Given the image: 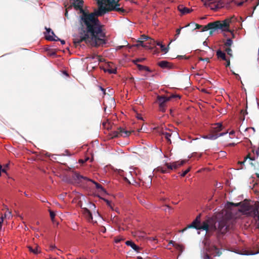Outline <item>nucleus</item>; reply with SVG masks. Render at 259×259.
Here are the masks:
<instances>
[{
    "label": "nucleus",
    "instance_id": "nucleus-1",
    "mask_svg": "<svg viewBox=\"0 0 259 259\" xmlns=\"http://www.w3.org/2000/svg\"><path fill=\"white\" fill-rule=\"evenodd\" d=\"M76 10L81 14L79 16V36L73 39L76 47L84 41L88 45L98 47L106 44V34L97 18V11L89 13L83 9V0H70Z\"/></svg>",
    "mask_w": 259,
    "mask_h": 259
},
{
    "label": "nucleus",
    "instance_id": "nucleus-2",
    "mask_svg": "<svg viewBox=\"0 0 259 259\" xmlns=\"http://www.w3.org/2000/svg\"><path fill=\"white\" fill-rule=\"evenodd\" d=\"M201 214L198 215L192 223L182 231L184 232L188 228H194L205 231L208 233L216 232L218 237H219L226 234L229 229L230 220L228 219L223 218L217 223L213 218H208L201 223Z\"/></svg>",
    "mask_w": 259,
    "mask_h": 259
},
{
    "label": "nucleus",
    "instance_id": "nucleus-3",
    "mask_svg": "<svg viewBox=\"0 0 259 259\" xmlns=\"http://www.w3.org/2000/svg\"><path fill=\"white\" fill-rule=\"evenodd\" d=\"M112 5L110 7H106L105 6H101L97 11V17L101 16L107 12L115 11L121 13L125 12V10L122 8H119L120 4L119 3V0H112Z\"/></svg>",
    "mask_w": 259,
    "mask_h": 259
},
{
    "label": "nucleus",
    "instance_id": "nucleus-4",
    "mask_svg": "<svg viewBox=\"0 0 259 259\" xmlns=\"http://www.w3.org/2000/svg\"><path fill=\"white\" fill-rule=\"evenodd\" d=\"M236 21V18L234 17V16L231 17L230 18H228L224 20L222 23L220 21H214V23H216L215 24L218 25L217 29H223L225 31H227L228 32H231V34L232 36L234 37V33L232 31L229 29L230 23L232 22H234Z\"/></svg>",
    "mask_w": 259,
    "mask_h": 259
},
{
    "label": "nucleus",
    "instance_id": "nucleus-5",
    "mask_svg": "<svg viewBox=\"0 0 259 259\" xmlns=\"http://www.w3.org/2000/svg\"><path fill=\"white\" fill-rule=\"evenodd\" d=\"M176 97L180 98V96L179 95H172L170 97L158 96L157 97V102L159 104V110L162 112H164L165 111V107L166 106L167 103L171 99Z\"/></svg>",
    "mask_w": 259,
    "mask_h": 259
},
{
    "label": "nucleus",
    "instance_id": "nucleus-6",
    "mask_svg": "<svg viewBox=\"0 0 259 259\" xmlns=\"http://www.w3.org/2000/svg\"><path fill=\"white\" fill-rule=\"evenodd\" d=\"M133 131L125 130L123 128L119 127L116 131L112 132V138H118L120 137H127L130 135Z\"/></svg>",
    "mask_w": 259,
    "mask_h": 259
},
{
    "label": "nucleus",
    "instance_id": "nucleus-7",
    "mask_svg": "<svg viewBox=\"0 0 259 259\" xmlns=\"http://www.w3.org/2000/svg\"><path fill=\"white\" fill-rule=\"evenodd\" d=\"M204 6L209 7L212 10L217 11L223 7V3L220 0H209L204 3Z\"/></svg>",
    "mask_w": 259,
    "mask_h": 259
},
{
    "label": "nucleus",
    "instance_id": "nucleus-8",
    "mask_svg": "<svg viewBox=\"0 0 259 259\" xmlns=\"http://www.w3.org/2000/svg\"><path fill=\"white\" fill-rule=\"evenodd\" d=\"M73 178L75 180H78L79 181H81V179H83L84 180H88V181H92L94 184H95L96 187L97 189L100 190L101 191H103V192H105V190L102 186V185H101L100 184H99L92 180L89 179L87 177H83V176L79 175L77 172H75L74 173L73 176Z\"/></svg>",
    "mask_w": 259,
    "mask_h": 259
},
{
    "label": "nucleus",
    "instance_id": "nucleus-9",
    "mask_svg": "<svg viewBox=\"0 0 259 259\" xmlns=\"http://www.w3.org/2000/svg\"><path fill=\"white\" fill-rule=\"evenodd\" d=\"M240 207L239 209V211L246 215L249 210L252 208V205L250 204L249 201L246 199L243 201L240 202Z\"/></svg>",
    "mask_w": 259,
    "mask_h": 259
},
{
    "label": "nucleus",
    "instance_id": "nucleus-10",
    "mask_svg": "<svg viewBox=\"0 0 259 259\" xmlns=\"http://www.w3.org/2000/svg\"><path fill=\"white\" fill-rule=\"evenodd\" d=\"M215 23H216L213 22L209 23L208 24L205 26H202V29L201 31H207L208 30H210L209 33L210 34H212L214 30H217L218 25H217Z\"/></svg>",
    "mask_w": 259,
    "mask_h": 259
},
{
    "label": "nucleus",
    "instance_id": "nucleus-11",
    "mask_svg": "<svg viewBox=\"0 0 259 259\" xmlns=\"http://www.w3.org/2000/svg\"><path fill=\"white\" fill-rule=\"evenodd\" d=\"M187 160H183L181 161H175L172 163H167V168L170 169V170H172L173 169H177L179 167L183 165L184 164H185Z\"/></svg>",
    "mask_w": 259,
    "mask_h": 259
},
{
    "label": "nucleus",
    "instance_id": "nucleus-12",
    "mask_svg": "<svg viewBox=\"0 0 259 259\" xmlns=\"http://www.w3.org/2000/svg\"><path fill=\"white\" fill-rule=\"evenodd\" d=\"M158 65L162 68H167L168 69H171L173 67L171 63L165 60L159 62Z\"/></svg>",
    "mask_w": 259,
    "mask_h": 259
},
{
    "label": "nucleus",
    "instance_id": "nucleus-13",
    "mask_svg": "<svg viewBox=\"0 0 259 259\" xmlns=\"http://www.w3.org/2000/svg\"><path fill=\"white\" fill-rule=\"evenodd\" d=\"M228 132H227L222 133L220 134H215L214 133H213L211 131V133L208 134L206 136V138L208 139L209 140H215V139H217L218 137H219L220 136H222L226 134Z\"/></svg>",
    "mask_w": 259,
    "mask_h": 259
},
{
    "label": "nucleus",
    "instance_id": "nucleus-14",
    "mask_svg": "<svg viewBox=\"0 0 259 259\" xmlns=\"http://www.w3.org/2000/svg\"><path fill=\"white\" fill-rule=\"evenodd\" d=\"M178 10L181 13L182 15L190 13L192 11V9L185 7L183 5H180L178 7Z\"/></svg>",
    "mask_w": 259,
    "mask_h": 259
},
{
    "label": "nucleus",
    "instance_id": "nucleus-15",
    "mask_svg": "<svg viewBox=\"0 0 259 259\" xmlns=\"http://www.w3.org/2000/svg\"><path fill=\"white\" fill-rule=\"evenodd\" d=\"M259 209L257 207L253 208L252 206V208L249 210L247 214V216L251 217L253 218H255L258 214Z\"/></svg>",
    "mask_w": 259,
    "mask_h": 259
},
{
    "label": "nucleus",
    "instance_id": "nucleus-16",
    "mask_svg": "<svg viewBox=\"0 0 259 259\" xmlns=\"http://www.w3.org/2000/svg\"><path fill=\"white\" fill-rule=\"evenodd\" d=\"M167 163H165L163 166L157 167L156 169V170L160 171L163 174L169 172L170 169L167 168Z\"/></svg>",
    "mask_w": 259,
    "mask_h": 259
},
{
    "label": "nucleus",
    "instance_id": "nucleus-17",
    "mask_svg": "<svg viewBox=\"0 0 259 259\" xmlns=\"http://www.w3.org/2000/svg\"><path fill=\"white\" fill-rule=\"evenodd\" d=\"M223 125L221 123H216L213 127H212L211 131L215 134H218L223 130Z\"/></svg>",
    "mask_w": 259,
    "mask_h": 259
},
{
    "label": "nucleus",
    "instance_id": "nucleus-18",
    "mask_svg": "<svg viewBox=\"0 0 259 259\" xmlns=\"http://www.w3.org/2000/svg\"><path fill=\"white\" fill-rule=\"evenodd\" d=\"M125 244L127 246H130L135 251H136L137 252L139 251L140 247L138 246H137V245H136L135 243L134 242H133L132 241H131V240L126 241L125 242Z\"/></svg>",
    "mask_w": 259,
    "mask_h": 259
},
{
    "label": "nucleus",
    "instance_id": "nucleus-19",
    "mask_svg": "<svg viewBox=\"0 0 259 259\" xmlns=\"http://www.w3.org/2000/svg\"><path fill=\"white\" fill-rule=\"evenodd\" d=\"M162 135L164 136V138L166 139L167 142L169 144H171V140L170 139V137L172 135V133L170 130L168 132L166 131H162Z\"/></svg>",
    "mask_w": 259,
    "mask_h": 259
},
{
    "label": "nucleus",
    "instance_id": "nucleus-20",
    "mask_svg": "<svg viewBox=\"0 0 259 259\" xmlns=\"http://www.w3.org/2000/svg\"><path fill=\"white\" fill-rule=\"evenodd\" d=\"M83 214L86 217V218L88 220V221H90L92 220L93 217L91 211L87 208H84L83 209Z\"/></svg>",
    "mask_w": 259,
    "mask_h": 259
},
{
    "label": "nucleus",
    "instance_id": "nucleus-21",
    "mask_svg": "<svg viewBox=\"0 0 259 259\" xmlns=\"http://www.w3.org/2000/svg\"><path fill=\"white\" fill-rule=\"evenodd\" d=\"M112 0H102L101 1H98V4L99 6V7L103 5H108V7H110L112 5Z\"/></svg>",
    "mask_w": 259,
    "mask_h": 259
},
{
    "label": "nucleus",
    "instance_id": "nucleus-22",
    "mask_svg": "<svg viewBox=\"0 0 259 259\" xmlns=\"http://www.w3.org/2000/svg\"><path fill=\"white\" fill-rule=\"evenodd\" d=\"M217 56L218 58L222 59L224 61L226 60L227 59L225 53L220 50H219L217 51Z\"/></svg>",
    "mask_w": 259,
    "mask_h": 259
},
{
    "label": "nucleus",
    "instance_id": "nucleus-23",
    "mask_svg": "<svg viewBox=\"0 0 259 259\" xmlns=\"http://www.w3.org/2000/svg\"><path fill=\"white\" fill-rule=\"evenodd\" d=\"M169 243L172 244L173 246L175 247L177 249L180 250L181 252H182L183 246L182 245L176 243V242H175L174 241H173L172 240H171Z\"/></svg>",
    "mask_w": 259,
    "mask_h": 259
},
{
    "label": "nucleus",
    "instance_id": "nucleus-24",
    "mask_svg": "<svg viewBox=\"0 0 259 259\" xmlns=\"http://www.w3.org/2000/svg\"><path fill=\"white\" fill-rule=\"evenodd\" d=\"M54 37L53 35H46V39L50 40V41H59L60 40V38H58L57 36L55 35H54Z\"/></svg>",
    "mask_w": 259,
    "mask_h": 259
},
{
    "label": "nucleus",
    "instance_id": "nucleus-25",
    "mask_svg": "<svg viewBox=\"0 0 259 259\" xmlns=\"http://www.w3.org/2000/svg\"><path fill=\"white\" fill-rule=\"evenodd\" d=\"M233 44V40L231 38H227L226 39V41L224 42V47L225 48H230L231 47V46Z\"/></svg>",
    "mask_w": 259,
    "mask_h": 259
},
{
    "label": "nucleus",
    "instance_id": "nucleus-26",
    "mask_svg": "<svg viewBox=\"0 0 259 259\" xmlns=\"http://www.w3.org/2000/svg\"><path fill=\"white\" fill-rule=\"evenodd\" d=\"M156 45L160 47L162 52H163L165 53L168 52V49L165 47V45H162L161 42H157Z\"/></svg>",
    "mask_w": 259,
    "mask_h": 259
},
{
    "label": "nucleus",
    "instance_id": "nucleus-27",
    "mask_svg": "<svg viewBox=\"0 0 259 259\" xmlns=\"http://www.w3.org/2000/svg\"><path fill=\"white\" fill-rule=\"evenodd\" d=\"M30 251L33 252L34 254H37L40 252V250L38 249V246H35L34 248H33L31 246L28 247Z\"/></svg>",
    "mask_w": 259,
    "mask_h": 259
},
{
    "label": "nucleus",
    "instance_id": "nucleus-28",
    "mask_svg": "<svg viewBox=\"0 0 259 259\" xmlns=\"http://www.w3.org/2000/svg\"><path fill=\"white\" fill-rule=\"evenodd\" d=\"M225 51L227 52L228 55L230 57H233L232 50L230 47L225 48Z\"/></svg>",
    "mask_w": 259,
    "mask_h": 259
},
{
    "label": "nucleus",
    "instance_id": "nucleus-29",
    "mask_svg": "<svg viewBox=\"0 0 259 259\" xmlns=\"http://www.w3.org/2000/svg\"><path fill=\"white\" fill-rule=\"evenodd\" d=\"M145 60V58H138L136 60H134L133 61V63L137 65V62H142L144 61Z\"/></svg>",
    "mask_w": 259,
    "mask_h": 259
},
{
    "label": "nucleus",
    "instance_id": "nucleus-30",
    "mask_svg": "<svg viewBox=\"0 0 259 259\" xmlns=\"http://www.w3.org/2000/svg\"><path fill=\"white\" fill-rule=\"evenodd\" d=\"M247 158H249V159H250L251 160H255V158L254 157H251L250 156V154H248L246 156V157H245L244 160L243 161L240 162V164H243Z\"/></svg>",
    "mask_w": 259,
    "mask_h": 259
},
{
    "label": "nucleus",
    "instance_id": "nucleus-31",
    "mask_svg": "<svg viewBox=\"0 0 259 259\" xmlns=\"http://www.w3.org/2000/svg\"><path fill=\"white\" fill-rule=\"evenodd\" d=\"M191 167L188 168L186 170L184 171L181 175V177H185L190 170Z\"/></svg>",
    "mask_w": 259,
    "mask_h": 259
},
{
    "label": "nucleus",
    "instance_id": "nucleus-32",
    "mask_svg": "<svg viewBox=\"0 0 259 259\" xmlns=\"http://www.w3.org/2000/svg\"><path fill=\"white\" fill-rule=\"evenodd\" d=\"M104 201H105L106 202V204H107V205L110 207L112 209H113V207H112V203L111 201H109L108 200L106 199H103Z\"/></svg>",
    "mask_w": 259,
    "mask_h": 259
},
{
    "label": "nucleus",
    "instance_id": "nucleus-33",
    "mask_svg": "<svg viewBox=\"0 0 259 259\" xmlns=\"http://www.w3.org/2000/svg\"><path fill=\"white\" fill-rule=\"evenodd\" d=\"M183 27H181L179 29H177L176 30V34H175V40L177 38V37H178L179 35L181 33V29H182Z\"/></svg>",
    "mask_w": 259,
    "mask_h": 259
},
{
    "label": "nucleus",
    "instance_id": "nucleus-34",
    "mask_svg": "<svg viewBox=\"0 0 259 259\" xmlns=\"http://www.w3.org/2000/svg\"><path fill=\"white\" fill-rule=\"evenodd\" d=\"M50 217H51V219L52 221L53 222H54V218H55V217L56 215L55 213L53 211H52L51 210H50Z\"/></svg>",
    "mask_w": 259,
    "mask_h": 259
},
{
    "label": "nucleus",
    "instance_id": "nucleus-35",
    "mask_svg": "<svg viewBox=\"0 0 259 259\" xmlns=\"http://www.w3.org/2000/svg\"><path fill=\"white\" fill-rule=\"evenodd\" d=\"M137 66L139 70L142 71L144 70L146 66H144L141 64H137Z\"/></svg>",
    "mask_w": 259,
    "mask_h": 259
},
{
    "label": "nucleus",
    "instance_id": "nucleus-36",
    "mask_svg": "<svg viewBox=\"0 0 259 259\" xmlns=\"http://www.w3.org/2000/svg\"><path fill=\"white\" fill-rule=\"evenodd\" d=\"M141 38H142V39H143L142 41H146V40H149V39H150V37L145 35H142L141 36Z\"/></svg>",
    "mask_w": 259,
    "mask_h": 259
},
{
    "label": "nucleus",
    "instance_id": "nucleus-37",
    "mask_svg": "<svg viewBox=\"0 0 259 259\" xmlns=\"http://www.w3.org/2000/svg\"><path fill=\"white\" fill-rule=\"evenodd\" d=\"M149 40H150V41H149V44L150 45H152L153 46H155V44H156V41L153 39H152L150 37V39H149Z\"/></svg>",
    "mask_w": 259,
    "mask_h": 259
},
{
    "label": "nucleus",
    "instance_id": "nucleus-38",
    "mask_svg": "<svg viewBox=\"0 0 259 259\" xmlns=\"http://www.w3.org/2000/svg\"><path fill=\"white\" fill-rule=\"evenodd\" d=\"M228 204H229V205H232V206H240V202L237 203H233V202H229Z\"/></svg>",
    "mask_w": 259,
    "mask_h": 259
},
{
    "label": "nucleus",
    "instance_id": "nucleus-39",
    "mask_svg": "<svg viewBox=\"0 0 259 259\" xmlns=\"http://www.w3.org/2000/svg\"><path fill=\"white\" fill-rule=\"evenodd\" d=\"M215 249L216 250V254L218 256H220L222 252L221 251H220V250L218 249V248H217L216 247H215Z\"/></svg>",
    "mask_w": 259,
    "mask_h": 259
},
{
    "label": "nucleus",
    "instance_id": "nucleus-40",
    "mask_svg": "<svg viewBox=\"0 0 259 259\" xmlns=\"http://www.w3.org/2000/svg\"><path fill=\"white\" fill-rule=\"evenodd\" d=\"M192 24L193 25H195L196 26L195 29H199V28L202 27V25H199V24L195 23H192Z\"/></svg>",
    "mask_w": 259,
    "mask_h": 259
},
{
    "label": "nucleus",
    "instance_id": "nucleus-41",
    "mask_svg": "<svg viewBox=\"0 0 259 259\" xmlns=\"http://www.w3.org/2000/svg\"><path fill=\"white\" fill-rule=\"evenodd\" d=\"M3 221H4V217H1L0 218V230L2 229V224L3 223Z\"/></svg>",
    "mask_w": 259,
    "mask_h": 259
},
{
    "label": "nucleus",
    "instance_id": "nucleus-42",
    "mask_svg": "<svg viewBox=\"0 0 259 259\" xmlns=\"http://www.w3.org/2000/svg\"><path fill=\"white\" fill-rule=\"evenodd\" d=\"M225 61H226V64H225V66H226V67H227L229 66H230V59H227V60H225Z\"/></svg>",
    "mask_w": 259,
    "mask_h": 259
},
{
    "label": "nucleus",
    "instance_id": "nucleus-43",
    "mask_svg": "<svg viewBox=\"0 0 259 259\" xmlns=\"http://www.w3.org/2000/svg\"><path fill=\"white\" fill-rule=\"evenodd\" d=\"M46 30H47V31L48 32V33H50V32H51L52 34L53 35H55V33L54 32L52 31L51 29V28H46Z\"/></svg>",
    "mask_w": 259,
    "mask_h": 259
},
{
    "label": "nucleus",
    "instance_id": "nucleus-44",
    "mask_svg": "<svg viewBox=\"0 0 259 259\" xmlns=\"http://www.w3.org/2000/svg\"><path fill=\"white\" fill-rule=\"evenodd\" d=\"M199 60H201V61H205L207 62H209V58H200Z\"/></svg>",
    "mask_w": 259,
    "mask_h": 259
},
{
    "label": "nucleus",
    "instance_id": "nucleus-45",
    "mask_svg": "<svg viewBox=\"0 0 259 259\" xmlns=\"http://www.w3.org/2000/svg\"><path fill=\"white\" fill-rule=\"evenodd\" d=\"M9 166V164H6L5 165V167L4 168H2V172H5V173H6V168L7 167H8Z\"/></svg>",
    "mask_w": 259,
    "mask_h": 259
},
{
    "label": "nucleus",
    "instance_id": "nucleus-46",
    "mask_svg": "<svg viewBox=\"0 0 259 259\" xmlns=\"http://www.w3.org/2000/svg\"><path fill=\"white\" fill-rule=\"evenodd\" d=\"M138 46H141L144 47H145V46L144 45V41H142V40L139 41V44H138Z\"/></svg>",
    "mask_w": 259,
    "mask_h": 259
},
{
    "label": "nucleus",
    "instance_id": "nucleus-47",
    "mask_svg": "<svg viewBox=\"0 0 259 259\" xmlns=\"http://www.w3.org/2000/svg\"><path fill=\"white\" fill-rule=\"evenodd\" d=\"M121 240H123V239L122 238H117L115 239V242L117 243H119L120 242Z\"/></svg>",
    "mask_w": 259,
    "mask_h": 259
},
{
    "label": "nucleus",
    "instance_id": "nucleus-48",
    "mask_svg": "<svg viewBox=\"0 0 259 259\" xmlns=\"http://www.w3.org/2000/svg\"><path fill=\"white\" fill-rule=\"evenodd\" d=\"M116 70L115 69H109L108 70V72L110 73H116Z\"/></svg>",
    "mask_w": 259,
    "mask_h": 259
},
{
    "label": "nucleus",
    "instance_id": "nucleus-49",
    "mask_svg": "<svg viewBox=\"0 0 259 259\" xmlns=\"http://www.w3.org/2000/svg\"><path fill=\"white\" fill-rule=\"evenodd\" d=\"M144 70L149 72H152V70L147 66H145V69H144Z\"/></svg>",
    "mask_w": 259,
    "mask_h": 259
},
{
    "label": "nucleus",
    "instance_id": "nucleus-50",
    "mask_svg": "<svg viewBox=\"0 0 259 259\" xmlns=\"http://www.w3.org/2000/svg\"><path fill=\"white\" fill-rule=\"evenodd\" d=\"M55 248H56V246H55V245H51L50 246V250H53V249H55Z\"/></svg>",
    "mask_w": 259,
    "mask_h": 259
},
{
    "label": "nucleus",
    "instance_id": "nucleus-51",
    "mask_svg": "<svg viewBox=\"0 0 259 259\" xmlns=\"http://www.w3.org/2000/svg\"><path fill=\"white\" fill-rule=\"evenodd\" d=\"M204 259H211V258L208 254H206L204 256Z\"/></svg>",
    "mask_w": 259,
    "mask_h": 259
},
{
    "label": "nucleus",
    "instance_id": "nucleus-52",
    "mask_svg": "<svg viewBox=\"0 0 259 259\" xmlns=\"http://www.w3.org/2000/svg\"><path fill=\"white\" fill-rule=\"evenodd\" d=\"M100 89L103 92V94L105 95L106 94L105 89L103 88L102 87H100Z\"/></svg>",
    "mask_w": 259,
    "mask_h": 259
},
{
    "label": "nucleus",
    "instance_id": "nucleus-53",
    "mask_svg": "<svg viewBox=\"0 0 259 259\" xmlns=\"http://www.w3.org/2000/svg\"><path fill=\"white\" fill-rule=\"evenodd\" d=\"M235 145H236L235 143H230V144H228L227 145V146H234Z\"/></svg>",
    "mask_w": 259,
    "mask_h": 259
},
{
    "label": "nucleus",
    "instance_id": "nucleus-54",
    "mask_svg": "<svg viewBox=\"0 0 259 259\" xmlns=\"http://www.w3.org/2000/svg\"><path fill=\"white\" fill-rule=\"evenodd\" d=\"M124 180L125 181H126L127 183H128L129 184H131V182L126 178H124Z\"/></svg>",
    "mask_w": 259,
    "mask_h": 259
},
{
    "label": "nucleus",
    "instance_id": "nucleus-55",
    "mask_svg": "<svg viewBox=\"0 0 259 259\" xmlns=\"http://www.w3.org/2000/svg\"><path fill=\"white\" fill-rule=\"evenodd\" d=\"M7 213H8V214H11V212L10 211H9V210H8L6 211V213H5V217H6V216H7Z\"/></svg>",
    "mask_w": 259,
    "mask_h": 259
},
{
    "label": "nucleus",
    "instance_id": "nucleus-56",
    "mask_svg": "<svg viewBox=\"0 0 259 259\" xmlns=\"http://www.w3.org/2000/svg\"><path fill=\"white\" fill-rule=\"evenodd\" d=\"M255 153L257 155V156H258L259 155V147L258 148V149L256 150V152H255Z\"/></svg>",
    "mask_w": 259,
    "mask_h": 259
},
{
    "label": "nucleus",
    "instance_id": "nucleus-57",
    "mask_svg": "<svg viewBox=\"0 0 259 259\" xmlns=\"http://www.w3.org/2000/svg\"><path fill=\"white\" fill-rule=\"evenodd\" d=\"M61 41V44L64 45L65 44V41L64 40H61L60 39V40Z\"/></svg>",
    "mask_w": 259,
    "mask_h": 259
},
{
    "label": "nucleus",
    "instance_id": "nucleus-58",
    "mask_svg": "<svg viewBox=\"0 0 259 259\" xmlns=\"http://www.w3.org/2000/svg\"><path fill=\"white\" fill-rule=\"evenodd\" d=\"M258 253H259V247H258V250L257 251L255 252L251 253V254H257Z\"/></svg>",
    "mask_w": 259,
    "mask_h": 259
},
{
    "label": "nucleus",
    "instance_id": "nucleus-59",
    "mask_svg": "<svg viewBox=\"0 0 259 259\" xmlns=\"http://www.w3.org/2000/svg\"><path fill=\"white\" fill-rule=\"evenodd\" d=\"M123 172V171L122 170H120H120H119V171H118V174H119V175H122V173Z\"/></svg>",
    "mask_w": 259,
    "mask_h": 259
},
{
    "label": "nucleus",
    "instance_id": "nucleus-60",
    "mask_svg": "<svg viewBox=\"0 0 259 259\" xmlns=\"http://www.w3.org/2000/svg\"><path fill=\"white\" fill-rule=\"evenodd\" d=\"M79 163H83L84 162V161L82 159H80L79 160Z\"/></svg>",
    "mask_w": 259,
    "mask_h": 259
},
{
    "label": "nucleus",
    "instance_id": "nucleus-61",
    "mask_svg": "<svg viewBox=\"0 0 259 259\" xmlns=\"http://www.w3.org/2000/svg\"><path fill=\"white\" fill-rule=\"evenodd\" d=\"M124 47V45H123V46H118V49H120L122 48H123V47Z\"/></svg>",
    "mask_w": 259,
    "mask_h": 259
},
{
    "label": "nucleus",
    "instance_id": "nucleus-62",
    "mask_svg": "<svg viewBox=\"0 0 259 259\" xmlns=\"http://www.w3.org/2000/svg\"><path fill=\"white\" fill-rule=\"evenodd\" d=\"M235 133L234 131H232L230 133V135H233Z\"/></svg>",
    "mask_w": 259,
    "mask_h": 259
},
{
    "label": "nucleus",
    "instance_id": "nucleus-63",
    "mask_svg": "<svg viewBox=\"0 0 259 259\" xmlns=\"http://www.w3.org/2000/svg\"><path fill=\"white\" fill-rule=\"evenodd\" d=\"M137 117H138V119H142V120L143 119V118H142V117L141 116V115H138V116H137Z\"/></svg>",
    "mask_w": 259,
    "mask_h": 259
},
{
    "label": "nucleus",
    "instance_id": "nucleus-64",
    "mask_svg": "<svg viewBox=\"0 0 259 259\" xmlns=\"http://www.w3.org/2000/svg\"><path fill=\"white\" fill-rule=\"evenodd\" d=\"M137 259H143L141 256H138Z\"/></svg>",
    "mask_w": 259,
    "mask_h": 259
}]
</instances>
